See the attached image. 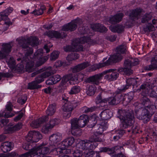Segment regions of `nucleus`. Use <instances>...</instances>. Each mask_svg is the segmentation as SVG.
<instances>
[{"mask_svg": "<svg viewBox=\"0 0 157 157\" xmlns=\"http://www.w3.org/2000/svg\"><path fill=\"white\" fill-rule=\"evenodd\" d=\"M120 116L118 117L120 118L122 126L124 129L132 126L134 123L133 112L131 111L120 110L118 111Z\"/></svg>", "mask_w": 157, "mask_h": 157, "instance_id": "obj_1", "label": "nucleus"}, {"mask_svg": "<svg viewBox=\"0 0 157 157\" xmlns=\"http://www.w3.org/2000/svg\"><path fill=\"white\" fill-rule=\"evenodd\" d=\"M18 43L23 50L26 52V55H31L33 53V50L31 47L36 46L39 43L37 37L31 36L27 39L22 38L19 40Z\"/></svg>", "mask_w": 157, "mask_h": 157, "instance_id": "obj_2", "label": "nucleus"}, {"mask_svg": "<svg viewBox=\"0 0 157 157\" xmlns=\"http://www.w3.org/2000/svg\"><path fill=\"white\" fill-rule=\"evenodd\" d=\"M25 52V56L22 58H18L17 60H21V68H23L24 65H25V68L27 71L30 72L33 71L34 69V62L30 58V55H26V52Z\"/></svg>", "mask_w": 157, "mask_h": 157, "instance_id": "obj_3", "label": "nucleus"}, {"mask_svg": "<svg viewBox=\"0 0 157 157\" xmlns=\"http://www.w3.org/2000/svg\"><path fill=\"white\" fill-rule=\"evenodd\" d=\"M77 105L75 101H67L62 107L63 112V117L67 118L69 117L72 111L75 108Z\"/></svg>", "mask_w": 157, "mask_h": 157, "instance_id": "obj_4", "label": "nucleus"}, {"mask_svg": "<svg viewBox=\"0 0 157 157\" xmlns=\"http://www.w3.org/2000/svg\"><path fill=\"white\" fill-rule=\"evenodd\" d=\"M122 59V56L121 54H117L116 52V54L110 56L108 60L104 63H100L96 65V68L98 69L105 67V66L109 65L113 63H117L120 61Z\"/></svg>", "mask_w": 157, "mask_h": 157, "instance_id": "obj_5", "label": "nucleus"}, {"mask_svg": "<svg viewBox=\"0 0 157 157\" xmlns=\"http://www.w3.org/2000/svg\"><path fill=\"white\" fill-rule=\"evenodd\" d=\"M136 115L137 118L140 120H143L148 121L150 116L149 114L148 110L145 107H140L135 111Z\"/></svg>", "mask_w": 157, "mask_h": 157, "instance_id": "obj_6", "label": "nucleus"}, {"mask_svg": "<svg viewBox=\"0 0 157 157\" xmlns=\"http://www.w3.org/2000/svg\"><path fill=\"white\" fill-rule=\"evenodd\" d=\"M80 145L81 146V148L86 151H93L98 146V144L96 142H93L90 140H82L80 143Z\"/></svg>", "mask_w": 157, "mask_h": 157, "instance_id": "obj_7", "label": "nucleus"}, {"mask_svg": "<svg viewBox=\"0 0 157 157\" xmlns=\"http://www.w3.org/2000/svg\"><path fill=\"white\" fill-rule=\"evenodd\" d=\"M42 137L41 134L39 132L30 131L26 136L25 139L27 142H36L42 139Z\"/></svg>", "mask_w": 157, "mask_h": 157, "instance_id": "obj_8", "label": "nucleus"}, {"mask_svg": "<svg viewBox=\"0 0 157 157\" xmlns=\"http://www.w3.org/2000/svg\"><path fill=\"white\" fill-rule=\"evenodd\" d=\"M142 11L140 9H136L130 11L129 15V21H127L124 24L125 26L129 27L132 26L133 22L138 19V17Z\"/></svg>", "mask_w": 157, "mask_h": 157, "instance_id": "obj_9", "label": "nucleus"}, {"mask_svg": "<svg viewBox=\"0 0 157 157\" xmlns=\"http://www.w3.org/2000/svg\"><path fill=\"white\" fill-rule=\"evenodd\" d=\"M90 40L89 37L85 36L77 39L73 44L74 51H83V47L81 44L88 42Z\"/></svg>", "mask_w": 157, "mask_h": 157, "instance_id": "obj_10", "label": "nucleus"}, {"mask_svg": "<svg viewBox=\"0 0 157 157\" xmlns=\"http://www.w3.org/2000/svg\"><path fill=\"white\" fill-rule=\"evenodd\" d=\"M50 69L38 75V76L35 78L34 81L37 84H39L44 81V78L48 77L56 73L55 71L51 69V67H49Z\"/></svg>", "mask_w": 157, "mask_h": 157, "instance_id": "obj_11", "label": "nucleus"}, {"mask_svg": "<svg viewBox=\"0 0 157 157\" xmlns=\"http://www.w3.org/2000/svg\"><path fill=\"white\" fill-rule=\"evenodd\" d=\"M88 116L85 115H82L80 116L77 119V118H74L71 120V123L73 121H76L75 124L78 127L82 128L85 126L88 121Z\"/></svg>", "mask_w": 157, "mask_h": 157, "instance_id": "obj_12", "label": "nucleus"}, {"mask_svg": "<svg viewBox=\"0 0 157 157\" xmlns=\"http://www.w3.org/2000/svg\"><path fill=\"white\" fill-rule=\"evenodd\" d=\"M1 50L3 52L0 51V59L5 57L11 51L12 46L10 43H4L2 45Z\"/></svg>", "mask_w": 157, "mask_h": 157, "instance_id": "obj_13", "label": "nucleus"}, {"mask_svg": "<svg viewBox=\"0 0 157 157\" xmlns=\"http://www.w3.org/2000/svg\"><path fill=\"white\" fill-rule=\"evenodd\" d=\"M13 10L12 8H9L0 13V15L1 17L2 20H4L5 21V24L7 25L8 26L11 24V23L8 16L12 12Z\"/></svg>", "mask_w": 157, "mask_h": 157, "instance_id": "obj_14", "label": "nucleus"}, {"mask_svg": "<svg viewBox=\"0 0 157 157\" xmlns=\"http://www.w3.org/2000/svg\"><path fill=\"white\" fill-rule=\"evenodd\" d=\"M104 75L103 72L99 74L95 75L87 78L86 82H92L96 85H98L99 81L101 80Z\"/></svg>", "mask_w": 157, "mask_h": 157, "instance_id": "obj_15", "label": "nucleus"}, {"mask_svg": "<svg viewBox=\"0 0 157 157\" xmlns=\"http://www.w3.org/2000/svg\"><path fill=\"white\" fill-rule=\"evenodd\" d=\"M19 157H43L42 155L39 153L35 147H33L30 151L19 155Z\"/></svg>", "mask_w": 157, "mask_h": 157, "instance_id": "obj_16", "label": "nucleus"}, {"mask_svg": "<svg viewBox=\"0 0 157 157\" xmlns=\"http://www.w3.org/2000/svg\"><path fill=\"white\" fill-rule=\"evenodd\" d=\"M78 24V20L74 21L67 25H64L62 28V30L66 31L69 30L71 31H74L76 29Z\"/></svg>", "mask_w": 157, "mask_h": 157, "instance_id": "obj_17", "label": "nucleus"}, {"mask_svg": "<svg viewBox=\"0 0 157 157\" xmlns=\"http://www.w3.org/2000/svg\"><path fill=\"white\" fill-rule=\"evenodd\" d=\"M62 135L59 133L53 134L49 137V140L51 142V145L54 146L58 142L60 141L62 139Z\"/></svg>", "mask_w": 157, "mask_h": 157, "instance_id": "obj_18", "label": "nucleus"}, {"mask_svg": "<svg viewBox=\"0 0 157 157\" xmlns=\"http://www.w3.org/2000/svg\"><path fill=\"white\" fill-rule=\"evenodd\" d=\"M48 117L47 116L43 117L35 121H33L30 125L34 128H38L41 124L48 121Z\"/></svg>", "mask_w": 157, "mask_h": 157, "instance_id": "obj_19", "label": "nucleus"}, {"mask_svg": "<svg viewBox=\"0 0 157 157\" xmlns=\"http://www.w3.org/2000/svg\"><path fill=\"white\" fill-rule=\"evenodd\" d=\"M124 14L122 13H119L110 17L109 20V22L113 24H115L121 21Z\"/></svg>", "mask_w": 157, "mask_h": 157, "instance_id": "obj_20", "label": "nucleus"}, {"mask_svg": "<svg viewBox=\"0 0 157 157\" xmlns=\"http://www.w3.org/2000/svg\"><path fill=\"white\" fill-rule=\"evenodd\" d=\"M76 121L74 120L73 122L71 123V132L72 134L75 136H79L80 135L81 133V129L79 128L76 125Z\"/></svg>", "mask_w": 157, "mask_h": 157, "instance_id": "obj_21", "label": "nucleus"}, {"mask_svg": "<svg viewBox=\"0 0 157 157\" xmlns=\"http://www.w3.org/2000/svg\"><path fill=\"white\" fill-rule=\"evenodd\" d=\"M61 77L59 75H56L51 77L47 80L46 83L47 84L52 85L55 84L59 82L61 79Z\"/></svg>", "mask_w": 157, "mask_h": 157, "instance_id": "obj_22", "label": "nucleus"}, {"mask_svg": "<svg viewBox=\"0 0 157 157\" xmlns=\"http://www.w3.org/2000/svg\"><path fill=\"white\" fill-rule=\"evenodd\" d=\"M52 146L49 147L45 146V145L41 144L39 145L38 147H35L38 151H39V153H40L43 157H44V155L47 154L49 153V150L51 149Z\"/></svg>", "mask_w": 157, "mask_h": 157, "instance_id": "obj_23", "label": "nucleus"}, {"mask_svg": "<svg viewBox=\"0 0 157 157\" xmlns=\"http://www.w3.org/2000/svg\"><path fill=\"white\" fill-rule=\"evenodd\" d=\"M43 50L42 49H38L36 52H35L34 54V56L35 57V58L40 59L39 60V61L43 60L41 62H40V64L39 65H40L42 64L46 60L48 59V58L47 57H42V55L43 53Z\"/></svg>", "mask_w": 157, "mask_h": 157, "instance_id": "obj_24", "label": "nucleus"}, {"mask_svg": "<svg viewBox=\"0 0 157 157\" xmlns=\"http://www.w3.org/2000/svg\"><path fill=\"white\" fill-rule=\"evenodd\" d=\"M89 65V63L87 61L81 63L72 69V72L73 73L78 72Z\"/></svg>", "mask_w": 157, "mask_h": 157, "instance_id": "obj_25", "label": "nucleus"}, {"mask_svg": "<svg viewBox=\"0 0 157 157\" xmlns=\"http://www.w3.org/2000/svg\"><path fill=\"white\" fill-rule=\"evenodd\" d=\"M126 84L125 85L124 88L121 89V90H124L128 88L129 87L131 86H135L137 84V81L136 79L134 78H129L126 79Z\"/></svg>", "mask_w": 157, "mask_h": 157, "instance_id": "obj_26", "label": "nucleus"}, {"mask_svg": "<svg viewBox=\"0 0 157 157\" xmlns=\"http://www.w3.org/2000/svg\"><path fill=\"white\" fill-rule=\"evenodd\" d=\"M11 143L8 141L2 143L0 146L2 151L4 153L7 152L12 149Z\"/></svg>", "mask_w": 157, "mask_h": 157, "instance_id": "obj_27", "label": "nucleus"}, {"mask_svg": "<svg viewBox=\"0 0 157 157\" xmlns=\"http://www.w3.org/2000/svg\"><path fill=\"white\" fill-rule=\"evenodd\" d=\"M112 116V113L109 110H105L102 111L100 114L101 118L103 120L109 119Z\"/></svg>", "mask_w": 157, "mask_h": 157, "instance_id": "obj_28", "label": "nucleus"}, {"mask_svg": "<svg viewBox=\"0 0 157 157\" xmlns=\"http://www.w3.org/2000/svg\"><path fill=\"white\" fill-rule=\"evenodd\" d=\"M156 57L152 58L151 60V64L147 66L144 67L146 70L151 71L157 69V62L155 59Z\"/></svg>", "mask_w": 157, "mask_h": 157, "instance_id": "obj_29", "label": "nucleus"}, {"mask_svg": "<svg viewBox=\"0 0 157 157\" xmlns=\"http://www.w3.org/2000/svg\"><path fill=\"white\" fill-rule=\"evenodd\" d=\"M124 26L121 25L116 26H111L109 27L110 29L113 32L121 33L124 31Z\"/></svg>", "mask_w": 157, "mask_h": 157, "instance_id": "obj_30", "label": "nucleus"}, {"mask_svg": "<svg viewBox=\"0 0 157 157\" xmlns=\"http://www.w3.org/2000/svg\"><path fill=\"white\" fill-rule=\"evenodd\" d=\"M22 124L21 123H19L15 125H10L7 127V130L11 132H13L16 131L20 130L22 127Z\"/></svg>", "mask_w": 157, "mask_h": 157, "instance_id": "obj_31", "label": "nucleus"}, {"mask_svg": "<svg viewBox=\"0 0 157 157\" xmlns=\"http://www.w3.org/2000/svg\"><path fill=\"white\" fill-rule=\"evenodd\" d=\"M134 95V93L132 92L125 94L123 98V103L125 105L128 104L133 99Z\"/></svg>", "mask_w": 157, "mask_h": 157, "instance_id": "obj_32", "label": "nucleus"}, {"mask_svg": "<svg viewBox=\"0 0 157 157\" xmlns=\"http://www.w3.org/2000/svg\"><path fill=\"white\" fill-rule=\"evenodd\" d=\"M74 141L75 139L73 137L68 138L62 142V145L65 147V148H67L71 146L74 143Z\"/></svg>", "mask_w": 157, "mask_h": 157, "instance_id": "obj_33", "label": "nucleus"}, {"mask_svg": "<svg viewBox=\"0 0 157 157\" xmlns=\"http://www.w3.org/2000/svg\"><path fill=\"white\" fill-rule=\"evenodd\" d=\"M108 72H111V75H112V77L113 80H115L118 77L119 74L117 72V70L116 69H109L106 70L103 72L104 75H105Z\"/></svg>", "mask_w": 157, "mask_h": 157, "instance_id": "obj_34", "label": "nucleus"}, {"mask_svg": "<svg viewBox=\"0 0 157 157\" xmlns=\"http://www.w3.org/2000/svg\"><path fill=\"white\" fill-rule=\"evenodd\" d=\"M84 157H100L99 153L94 151H86L83 152Z\"/></svg>", "mask_w": 157, "mask_h": 157, "instance_id": "obj_35", "label": "nucleus"}, {"mask_svg": "<svg viewBox=\"0 0 157 157\" xmlns=\"http://www.w3.org/2000/svg\"><path fill=\"white\" fill-rule=\"evenodd\" d=\"M98 135V133L94 132V134L91 136L90 138V140L92 142H102L103 139L100 137L99 135Z\"/></svg>", "mask_w": 157, "mask_h": 157, "instance_id": "obj_36", "label": "nucleus"}, {"mask_svg": "<svg viewBox=\"0 0 157 157\" xmlns=\"http://www.w3.org/2000/svg\"><path fill=\"white\" fill-rule=\"evenodd\" d=\"M56 104L55 103L49 105L46 111L47 114L49 116L53 115L56 111Z\"/></svg>", "mask_w": 157, "mask_h": 157, "instance_id": "obj_37", "label": "nucleus"}, {"mask_svg": "<svg viewBox=\"0 0 157 157\" xmlns=\"http://www.w3.org/2000/svg\"><path fill=\"white\" fill-rule=\"evenodd\" d=\"M72 75L69 74L66 76H63L62 79V81L60 83L59 86H63L69 80H74L72 78Z\"/></svg>", "mask_w": 157, "mask_h": 157, "instance_id": "obj_38", "label": "nucleus"}, {"mask_svg": "<svg viewBox=\"0 0 157 157\" xmlns=\"http://www.w3.org/2000/svg\"><path fill=\"white\" fill-rule=\"evenodd\" d=\"M116 149H117V147L111 148L103 147L101 148L100 152H107L108 154L111 155L116 152Z\"/></svg>", "mask_w": 157, "mask_h": 157, "instance_id": "obj_39", "label": "nucleus"}, {"mask_svg": "<svg viewBox=\"0 0 157 157\" xmlns=\"http://www.w3.org/2000/svg\"><path fill=\"white\" fill-rule=\"evenodd\" d=\"M152 17V14L151 13H146L142 16L141 22L143 23L147 22L151 20Z\"/></svg>", "mask_w": 157, "mask_h": 157, "instance_id": "obj_40", "label": "nucleus"}, {"mask_svg": "<svg viewBox=\"0 0 157 157\" xmlns=\"http://www.w3.org/2000/svg\"><path fill=\"white\" fill-rule=\"evenodd\" d=\"M96 90V88L94 86L90 85L89 86L87 89L86 92L87 95L92 96L94 94Z\"/></svg>", "mask_w": 157, "mask_h": 157, "instance_id": "obj_41", "label": "nucleus"}, {"mask_svg": "<svg viewBox=\"0 0 157 157\" xmlns=\"http://www.w3.org/2000/svg\"><path fill=\"white\" fill-rule=\"evenodd\" d=\"M6 62L10 67L13 68L15 67L16 64L15 60L13 57L8 56L6 58Z\"/></svg>", "mask_w": 157, "mask_h": 157, "instance_id": "obj_42", "label": "nucleus"}, {"mask_svg": "<svg viewBox=\"0 0 157 157\" xmlns=\"http://www.w3.org/2000/svg\"><path fill=\"white\" fill-rule=\"evenodd\" d=\"M126 46L124 44H122L116 48V52L117 54H121L124 53L126 51Z\"/></svg>", "mask_w": 157, "mask_h": 157, "instance_id": "obj_43", "label": "nucleus"}, {"mask_svg": "<svg viewBox=\"0 0 157 157\" xmlns=\"http://www.w3.org/2000/svg\"><path fill=\"white\" fill-rule=\"evenodd\" d=\"M79 57V54L76 53H72L68 55L67 57V59L69 62L70 61L77 59Z\"/></svg>", "mask_w": 157, "mask_h": 157, "instance_id": "obj_44", "label": "nucleus"}, {"mask_svg": "<svg viewBox=\"0 0 157 157\" xmlns=\"http://www.w3.org/2000/svg\"><path fill=\"white\" fill-rule=\"evenodd\" d=\"M41 86L38 85L34 81L29 83L28 85V88L30 90H33L41 88Z\"/></svg>", "mask_w": 157, "mask_h": 157, "instance_id": "obj_45", "label": "nucleus"}, {"mask_svg": "<svg viewBox=\"0 0 157 157\" xmlns=\"http://www.w3.org/2000/svg\"><path fill=\"white\" fill-rule=\"evenodd\" d=\"M121 89H120V90ZM121 90H118L115 93V95L114 96L117 100H118V103L121 101H122V103L123 102L124 96L121 93Z\"/></svg>", "mask_w": 157, "mask_h": 157, "instance_id": "obj_46", "label": "nucleus"}, {"mask_svg": "<svg viewBox=\"0 0 157 157\" xmlns=\"http://www.w3.org/2000/svg\"><path fill=\"white\" fill-rule=\"evenodd\" d=\"M150 88V84L147 82H146L142 84L140 87V90L144 91L145 94H147L148 89Z\"/></svg>", "mask_w": 157, "mask_h": 157, "instance_id": "obj_47", "label": "nucleus"}, {"mask_svg": "<svg viewBox=\"0 0 157 157\" xmlns=\"http://www.w3.org/2000/svg\"><path fill=\"white\" fill-rule=\"evenodd\" d=\"M140 101L142 104L146 107L151 104L149 99L145 96H144L142 97Z\"/></svg>", "mask_w": 157, "mask_h": 157, "instance_id": "obj_48", "label": "nucleus"}, {"mask_svg": "<svg viewBox=\"0 0 157 157\" xmlns=\"http://www.w3.org/2000/svg\"><path fill=\"white\" fill-rule=\"evenodd\" d=\"M97 108V107L95 106L90 108H88L87 107L84 106L82 108V110L84 111V113H87L89 112H92L95 110Z\"/></svg>", "mask_w": 157, "mask_h": 157, "instance_id": "obj_49", "label": "nucleus"}, {"mask_svg": "<svg viewBox=\"0 0 157 157\" xmlns=\"http://www.w3.org/2000/svg\"><path fill=\"white\" fill-rule=\"evenodd\" d=\"M80 91V88L78 86H75L72 87L69 93L70 94H76L79 92Z\"/></svg>", "mask_w": 157, "mask_h": 157, "instance_id": "obj_50", "label": "nucleus"}, {"mask_svg": "<svg viewBox=\"0 0 157 157\" xmlns=\"http://www.w3.org/2000/svg\"><path fill=\"white\" fill-rule=\"evenodd\" d=\"M31 142H28L27 143L24 144L23 145V148L25 150L30 151L33 147H32V143Z\"/></svg>", "mask_w": 157, "mask_h": 157, "instance_id": "obj_51", "label": "nucleus"}, {"mask_svg": "<svg viewBox=\"0 0 157 157\" xmlns=\"http://www.w3.org/2000/svg\"><path fill=\"white\" fill-rule=\"evenodd\" d=\"M59 54V52L58 51H54L51 54L50 57V60L54 61L57 59Z\"/></svg>", "mask_w": 157, "mask_h": 157, "instance_id": "obj_52", "label": "nucleus"}, {"mask_svg": "<svg viewBox=\"0 0 157 157\" xmlns=\"http://www.w3.org/2000/svg\"><path fill=\"white\" fill-rule=\"evenodd\" d=\"M58 120L56 119H52L50 120V121L47 124L49 126V127L51 129L56 124H57L58 122Z\"/></svg>", "mask_w": 157, "mask_h": 157, "instance_id": "obj_53", "label": "nucleus"}, {"mask_svg": "<svg viewBox=\"0 0 157 157\" xmlns=\"http://www.w3.org/2000/svg\"><path fill=\"white\" fill-rule=\"evenodd\" d=\"M14 114L8 112H2L0 113V117H5L8 118L12 117L14 116Z\"/></svg>", "mask_w": 157, "mask_h": 157, "instance_id": "obj_54", "label": "nucleus"}, {"mask_svg": "<svg viewBox=\"0 0 157 157\" xmlns=\"http://www.w3.org/2000/svg\"><path fill=\"white\" fill-rule=\"evenodd\" d=\"M96 128L95 129V132L98 133V135H101L103 132V126L102 125H97L94 127Z\"/></svg>", "mask_w": 157, "mask_h": 157, "instance_id": "obj_55", "label": "nucleus"}, {"mask_svg": "<svg viewBox=\"0 0 157 157\" xmlns=\"http://www.w3.org/2000/svg\"><path fill=\"white\" fill-rule=\"evenodd\" d=\"M109 103L111 105H116L118 103V100H117L115 96L109 98Z\"/></svg>", "mask_w": 157, "mask_h": 157, "instance_id": "obj_56", "label": "nucleus"}, {"mask_svg": "<svg viewBox=\"0 0 157 157\" xmlns=\"http://www.w3.org/2000/svg\"><path fill=\"white\" fill-rule=\"evenodd\" d=\"M73 154L74 157H81L83 155L82 151L78 149L75 150Z\"/></svg>", "mask_w": 157, "mask_h": 157, "instance_id": "obj_57", "label": "nucleus"}, {"mask_svg": "<svg viewBox=\"0 0 157 157\" xmlns=\"http://www.w3.org/2000/svg\"><path fill=\"white\" fill-rule=\"evenodd\" d=\"M27 99V98L26 96L25 95H24L21 97L19 98H18L17 102L20 104L22 105L25 102Z\"/></svg>", "mask_w": 157, "mask_h": 157, "instance_id": "obj_58", "label": "nucleus"}, {"mask_svg": "<svg viewBox=\"0 0 157 157\" xmlns=\"http://www.w3.org/2000/svg\"><path fill=\"white\" fill-rule=\"evenodd\" d=\"M51 129L49 127V126H48V125L46 124L45 125L42 127L41 129V131L44 133L46 134Z\"/></svg>", "mask_w": 157, "mask_h": 157, "instance_id": "obj_59", "label": "nucleus"}, {"mask_svg": "<svg viewBox=\"0 0 157 157\" xmlns=\"http://www.w3.org/2000/svg\"><path fill=\"white\" fill-rule=\"evenodd\" d=\"M124 131L123 130H119L118 131L117 133L119 134L118 135H116L113 137V139L115 141L118 140L122 136V134L124 133Z\"/></svg>", "mask_w": 157, "mask_h": 157, "instance_id": "obj_60", "label": "nucleus"}, {"mask_svg": "<svg viewBox=\"0 0 157 157\" xmlns=\"http://www.w3.org/2000/svg\"><path fill=\"white\" fill-rule=\"evenodd\" d=\"M146 107L147 108V109L148 110L149 113L150 112L153 113L155 112V106L153 105H147Z\"/></svg>", "mask_w": 157, "mask_h": 157, "instance_id": "obj_61", "label": "nucleus"}, {"mask_svg": "<svg viewBox=\"0 0 157 157\" xmlns=\"http://www.w3.org/2000/svg\"><path fill=\"white\" fill-rule=\"evenodd\" d=\"M100 24L99 23L94 24L91 25V27L93 30L96 31H99V28L100 26Z\"/></svg>", "mask_w": 157, "mask_h": 157, "instance_id": "obj_62", "label": "nucleus"}, {"mask_svg": "<svg viewBox=\"0 0 157 157\" xmlns=\"http://www.w3.org/2000/svg\"><path fill=\"white\" fill-rule=\"evenodd\" d=\"M124 65L125 68H131L132 66L129 59L126 60L124 63Z\"/></svg>", "mask_w": 157, "mask_h": 157, "instance_id": "obj_63", "label": "nucleus"}, {"mask_svg": "<svg viewBox=\"0 0 157 157\" xmlns=\"http://www.w3.org/2000/svg\"><path fill=\"white\" fill-rule=\"evenodd\" d=\"M116 37L117 36L115 35L108 36H106V39L110 41L113 42L114 41L116 40Z\"/></svg>", "mask_w": 157, "mask_h": 157, "instance_id": "obj_64", "label": "nucleus"}]
</instances>
